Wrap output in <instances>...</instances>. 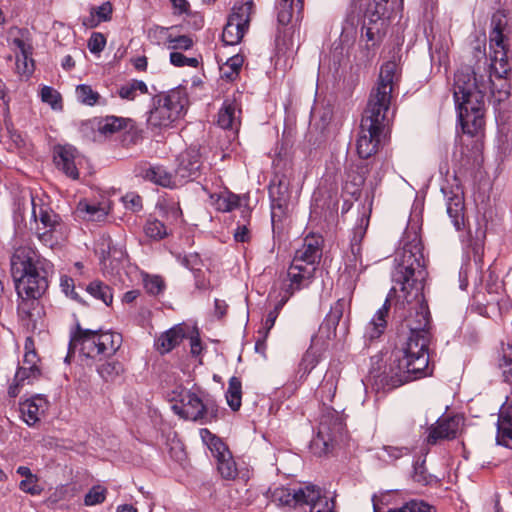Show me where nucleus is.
I'll return each instance as SVG.
<instances>
[{
	"label": "nucleus",
	"mask_w": 512,
	"mask_h": 512,
	"mask_svg": "<svg viewBox=\"0 0 512 512\" xmlns=\"http://www.w3.org/2000/svg\"><path fill=\"white\" fill-rule=\"evenodd\" d=\"M497 142L498 153L502 158L512 153V137L509 134H501Z\"/></svg>",
	"instance_id": "obj_59"
},
{
	"label": "nucleus",
	"mask_w": 512,
	"mask_h": 512,
	"mask_svg": "<svg viewBox=\"0 0 512 512\" xmlns=\"http://www.w3.org/2000/svg\"><path fill=\"white\" fill-rule=\"evenodd\" d=\"M54 162L56 167L72 179H78L77 164L79 155L71 145L57 146L54 149Z\"/></svg>",
	"instance_id": "obj_17"
},
{
	"label": "nucleus",
	"mask_w": 512,
	"mask_h": 512,
	"mask_svg": "<svg viewBox=\"0 0 512 512\" xmlns=\"http://www.w3.org/2000/svg\"><path fill=\"white\" fill-rule=\"evenodd\" d=\"M148 93V88L145 82L133 79L128 83L122 85L119 90V96L124 100H134L139 94Z\"/></svg>",
	"instance_id": "obj_38"
},
{
	"label": "nucleus",
	"mask_w": 512,
	"mask_h": 512,
	"mask_svg": "<svg viewBox=\"0 0 512 512\" xmlns=\"http://www.w3.org/2000/svg\"><path fill=\"white\" fill-rule=\"evenodd\" d=\"M369 224V219L362 215L359 219V222L353 228L352 237L350 240V251L352 258L349 259L350 266L354 268V270H359L360 272L364 271L367 265H363L362 256H361V242L366 234V230Z\"/></svg>",
	"instance_id": "obj_20"
},
{
	"label": "nucleus",
	"mask_w": 512,
	"mask_h": 512,
	"mask_svg": "<svg viewBox=\"0 0 512 512\" xmlns=\"http://www.w3.org/2000/svg\"><path fill=\"white\" fill-rule=\"evenodd\" d=\"M200 436L216 460L221 457L228 456V453H230L226 444L219 437L212 434L208 429H201Z\"/></svg>",
	"instance_id": "obj_35"
},
{
	"label": "nucleus",
	"mask_w": 512,
	"mask_h": 512,
	"mask_svg": "<svg viewBox=\"0 0 512 512\" xmlns=\"http://www.w3.org/2000/svg\"><path fill=\"white\" fill-rule=\"evenodd\" d=\"M323 238L319 235H308L304 238L300 248L295 251L292 262L311 266L314 270L322 257Z\"/></svg>",
	"instance_id": "obj_14"
},
{
	"label": "nucleus",
	"mask_w": 512,
	"mask_h": 512,
	"mask_svg": "<svg viewBox=\"0 0 512 512\" xmlns=\"http://www.w3.org/2000/svg\"><path fill=\"white\" fill-rule=\"evenodd\" d=\"M509 350L510 352L504 355L503 375L507 382L512 383V348Z\"/></svg>",
	"instance_id": "obj_64"
},
{
	"label": "nucleus",
	"mask_w": 512,
	"mask_h": 512,
	"mask_svg": "<svg viewBox=\"0 0 512 512\" xmlns=\"http://www.w3.org/2000/svg\"><path fill=\"white\" fill-rule=\"evenodd\" d=\"M144 286L148 293L158 295L164 289V281L159 276H150L144 279Z\"/></svg>",
	"instance_id": "obj_56"
},
{
	"label": "nucleus",
	"mask_w": 512,
	"mask_h": 512,
	"mask_svg": "<svg viewBox=\"0 0 512 512\" xmlns=\"http://www.w3.org/2000/svg\"><path fill=\"white\" fill-rule=\"evenodd\" d=\"M243 65V57L240 55H234L227 59V61L220 68L222 78L227 80H234Z\"/></svg>",
	"instance_id": "obj_44"
},
{
	"label": "nucleus",
	"mask_w": 512,
	"mask_h": 512,
	"mask_svg": "<svg viewBox=\"0 0 512 512\" xmlns=\"http://www.w3.org/2000/svg\"><path fill=\"white\" fill-rule=\"evenodd\" d=\"M184 108L179 92L153 98V107L149 111L147 123L153 128L169 127L177 120Z\"/></svg>",
	"instance_id": "obj_9"
},
{
	"label": "nucleus",
	"mask_w": 512,
	"mask_h": 512,
	"mask_svg": "<svg viewBox=\"0 0 512 512\" xmlns=\"http://www.w3.org/2000/svg\"><path fill=\"white\" fill-rule=\"evenodd\" d=\"M19 488L23 492L31 495H39L42 492V488L38 484V477L36 475L28 479H23L19 483Z\"/></svg>",
	"instance_id": "obj_57"
},
{
	"label": "nucleus",
	"mask_w": 512,
	"mask_h": 512,
	"mask_svg": "<svg viewBox=\"0 0 512 512\" xmlns=\"http://www.w3.org/2000/svg\"><path fill=\"white\" fill-rule=\"evenodd\" d=\"M506 27L505 14L501 11L495 12L491 18L489 35L490 58L491 68L501 77L506 75L510 69L507 60Z\"/></svg>",
	"instance_id": "obj_8"
},
{
	"label": "nucleus",
	"mask_w": 512,
	"mask_h": 512,
	"mask_svg": "<svg viewBox=\"0 0 512 512\" xmlns=\"http://www.w3.org/2000/svg\"><path fill=\"white\" fill-rule=\"evenodd\" d=\"M79 217L87 221H102L109 212V206L105 203H90L81 200L76 209Z\"/></svg>",
	"instance_id": "obj_31"
},
{
	"label": "nucleus",
	"mask_w": 512,
	"mask_h": 512,
	"mask_svg": "<svg viewBox=\"0 0 512 512\" xmlns=\"http://www.w3.org/2000/svg\"><path fill=\"white\" fill-rule=\"evenodd\" d=\"M349 308V301L345 298L338 299L330 308L323 323L320 326V333L325 334V339L330 340L336 334V328Z\"/></svg>",
	"instance_id": "obj_21"
},
{
	"label": "nucleus",
	"mask_w": 512,
	"mask_h": 512,
	"mask_svg": "<svg viewBox=\"0 0 512 512\" xmlns=\"http://www.w3.org/2000/svg\"><path fill=\"white\" fill-rule=\"evenodd\" d=\"M241 109L235 99H225L218 113V124L223 129H237L240 125Z\"/></svg>",
	"instance_id": "obj_24"
},
{
	"label": "nucleus",
	"mask_w": 512,
	"mask_h": 512,
	"mask_svg": "<svg viewBox=\"0 0 512 512\" xmlns=\"http://www.w3.org/2000/svg\"><path fill=\"white\" fill-rule=\"evenodd\" d=\"M112 14V5L105 2L98 7L91 8L90 16L83 19V25L86 27H96L101 22L110 20Z\"/></svg>",
	"instance_id": "obj_36"
},
{
	"label": "nucleus",
	"mask_w": 512,
	"mask_h": 512,
	"mask_svg": "<svg viewBox=\"0 0 512 512\" xmlns=\"http://www.w3.org/2000/svg\"><path fill=\"white\" fill-rule=\"evenodd\" d=\"M441 192L444 196L447 214L453 226L456 230H461L465 227V204L462 188L458 184L446 185L442 186Z\"/></svg>",
	"instance_id": "obj_13"
},
{
	"label": "nucleus",
	"mask_w": 512,
	"mask_h": 512,
	"mask_svg": "<svg viewBox=\"0 0 512 512\" xmlns=\"http://www.w3.org/2000/svg\"><path fill=\"white\" fill-rule=\"evenodd\" d=\"M252 8L251 0L234 6L222 32V41L226 45H236L242 40L249 27Z\"/></svg>",
	"instance_id": "obj_11"
},
{
	"label": "nucleus",
	"mask_w": 512,
	"mask_h": 512,
	"mask_svg": "<svg viewBox=\"0 0 512 512\" xmlns=\"http://www.w3.org/2000/svg\"><path fill=\"white\" fill-rule=\"evenodd\" d=\"M97 372L105 381H112L123 372V366L119 361H108L100 365Z\"/></svg>",
	"instance_id": "obj_48"
},
{
	"label": "nucleus",
	"mask_w": 512,
	"mask_h": 512,
	"mask_svg": "<svg viewBox=\"0 0 512 512\" xmlns=\"http://www.w3.org/2000/svg\"><path fill=\"white\" fill-rule=\"evenodd\" d=\"M497 442L511 447L512 442V409L501 410L497 422Z\"/></svg>",
	"instance_id": "obj_32"
},
{
	"label": "nucleus",
	"mask_w": 512,
	"mask_h": 512,
	"mask_svg": "<svg viewBox=\"0 0 512 512\" xmlns=\"http://www.w3.org/2000/svg\"><path fill=\"white\" fill-rule=\"evenodd\" d=\"M226 399L229 407L233 411H237L241 406L242 390L241 381L237 377L229 380L228 389L226 391Z\"/></svg>",
	"instance_id": "obj_40"
},
{
	"label": "nucleus",
	"mask_w": 512,
	"mask_h": 512,
	"mask_svg": "<svg viewBox=\"0 0 512 512\" xmlns=\"http://www.w3.org/2000/svg\"><path fill=\"white\" fill-rule=\"evenodd\" d=\"M75 92L78 101L88 106L97 104L101 98L98 92L94 91L91 86L86 84L78 85Z\"/></svg>",
	"instance_id": "obj_46"
},
{
	"label": "nucleus",
	"mask_w": 512,
	"mask_h": 512,
	"mask_svg": "<svg viewBox=\"0 0 512 512\" xmlns=\"http://www.w3.org/2000/svg\"><path fill=\"white\" fill-rule=\"evenodd\" d=\"M271 297H274L275 305L274 309L271 310L263 323V328L259 330V333L264 332V338L267 337L269 331L272 329V327L275 324V321L279 315L280 310L284 307V305L287 303V301L282 302V297L277 294L270 293Z\"/></svg>",
	"instance_id": "obj_43"
},
{
	"label": "nucleus",
	"mask_w": 512,
	"mask_h": 512,
	"mask_svg": "<svg viewBox=\"0 0 512 512\" xmlns=\"http://www.w3.org/2000/svg\"><path fill=\"white\" fill-rule=\"evenodd\" d=\"M32 203V218L41 222L44 231L41 232L40 228H36L38 238L44 244L52 243V231L58 224V216L46 205L36 203L34 197H31Z\"/></svg>",
	"instance_id": "obj_15"
},
{
	"label": "nucleus",
	"mask_w": 512,
	"mask_h": 512,
	"mask_svg": "<svg viewBox=\"0 0 512 512\" xmlns=\"http://www.w3.org/2000/svg\"><path fill=\"white\" fill-rule=\"evenodd\" d=\"M60 287L67 296H70L74 300H78V295L74 291V280L71 277L66 275L62 276L60 278Z\"/></svg>",
	"instance_id": "obj_61"
},
{
	"label": "nucleus",
	"mask_w": 512,
	"mask_h": 512,
	"mask_svg": "<svg viewBox=\"0 0 512 512\" xmlns=\"http://www.w3.org/2000/svg\"><path fill=\"white\" fill-rule=\"evenodd\" d=\"M304 504L310 506V512H333L335 506L334 500L322 495L321 489L314 485H308Z\"/></svg>",
	"instance_id": "obj_26"
},
{
	"label": "nucleus",
	"mask_w": 512,
	"mask_h": 512,
	"mask_svg": "<svg viewBox=\"0 0 512 512\" xmlns=\"http://www.w3.org/2000/svg\"><path fill=\"white\" fill-rule=\"evenodd\" d=\"M202 166L200 152L197 148H189L180 154L176 175L185 181L194 180L200 175Z\"/></svg>",
	"instance_id": "obj_16"
},
{
	"label": "nucleus",
	"mask_w": 512,
	"mask_h": 512,
	"mask_svg": "<svg viewBox=\"0 0 512 512\" xmlns=\"http://www.w3.org/2000/svg\"><path fill=\"white\" fill-rule=\"evenodd\" d=\"M271 200V221L273 232L280 229L279 223L286 214L290 199L289 182L285 177L275 180L269 186Z\"/></svg>",
	"instance_id": "obj_12"
},
{
	"label": "nucleus",
	"mask_w": 512,
	"mask_h": 512,
	"mask_svg": "<svg viewBox=\"0 0 512 512\" xmlns=\"http://www.w3.org/2000/svg\"><path fill=\"white\" fill-rule=\"evenodd\" d=\"M16 69L20 75L29 77L34 69L33 60L31 59L30 56L17 55Z\"/></svg>",
	"instance_id": "obj_55"
},
{
	"label": "nucleus",
	"mask_w": 512,
	"mask_h": 512,
	"mask_svg": "<svg viewBox=\"0 0 512 512\" xmlns=\"http://www.w3.org/2000/svg\"><path fill=\"white\" fill-rule=\"evenodd\" d=\"M40 375H31L26 366H20L16 371L14 381L9 386L8 394L10 397H16L20 393V388L25 384H32Z\"/></svg>",
	"instance_id": "obj_37"
},
{
	"label": "nucleus",
	"mask_w": 512,
	"mask_h": 512,
	"mask_svg": "<svg viewBox=\"0 0 512 512\" xmlns=\"http://www.w3.org/2000/svg\"><path fill=\"white\" fill-rule=\"evenodd\" d=\"M106 45V39L102 33L94 32L88 40V48L91 53L101 52Z\"/></svg>",
	"instance_id": "obj_60"
},
{
	"label": "nucleus",
	"mask_w": 512,
	"mask_h": 512,
	"mask_svg": "<svg viewBox=\"0 0 512 512\" xmlns=\"http://www.w3.org/2000/svg\"><path fill=\"white\" fill-rule=\"evenodd\" d=\"M106 488L96 485L93 486L89 492L85 495L84 503L86 506H94L97 504H101L105 501L106 498Z\"/></svg>",
	"instance_id": "obj_51"
},
{
	"label": "nucleus",
	"mask_w": 512,
	"mask_h": 512,
	"mask_svg": "<svg viewBox=\"0 0 512 512\" xmlns=\"http://www.w3.org/2000/svg\"><path fill=\"white\" fill-rule=\"evenodd\" d=\"M396 72L395 62L388 61L383 64L378 83L370 93L356 141V150L362 159H367L377 152L381 134L389 123L388 113Z\"/></svg>",
	"instance_id": "obj_2"
},
{
	"label": "nucleus",
	"mask_w": 512,
	"mask_h": 512,
	"mask_svg": "<svg viewBox=\"0 0 512 512\" xmlns=\"http://www.w3.org/2000/svg\"><path fill=\"white\" fill-rule=\"evenodd\" d=\"M210 204L220 212H230L240 205V197L228 190L209 194Z\"/></svg>",
	"instance_id": "obj_33"
},
{
	"label": "nucleus",
	"mask_w": 512,
	"mask_h": 512,
	"mask_svg": "<svg viewBox=\"0 0 512 512\" xmlns=\"http://www.w3.org/2000/svg\"><path fill=\"white\" fill-rule=\"evenodd\" d=\"M389 512H436V509L422 500H411L406 502L401 508L390 510Z\"/></svg>",
	"instance_id": "obj_50"
},
{
	"label": "nucleus",
	"mask_w": 512,
	"mask_h": 512,
	"mask_svg": "<svg viewBox=\"0 0 512 512\" xmlns=\"http://www.w3.org/2000/svg\"><path fill=\"white\" fill-rule=\"evenodd\" d=\"M87 292L96 299L101 300L106 305H110L113 300L111 288L101 281H93L87 286Z\"/></svg>",
	"instance_id": "obj_42"
},
{
	"label": "nucleus",
	"mask_w": 512,
	"mask_h": 512,
	"mask_svg": "<svg viewBox=\"0 0 512 512\" xmlns=\"http://www.w3.org/2000/svg\"><path fill=\"white\" fill-rule=\"evenodd\" d=\"M122 335L110 330L84 329L79 324L71 332L66 360L78 352L85 359L101 360L113 356L121 347Z\"/></svg>",
	"instance_id": "obj_6"
},
{
	"label": "nucleus",
	"mask_w": 512,
	"mask_h": 512,
	"mask_svg": "<svg viewBox=\"0 0 512 512\" xmlns=\"http://www.w3.org/2000/svg\"><path fill=\"white\" fill-rule=\"evenodd\" d=\"M217 469L221 476L227 480L235 479L238 474L236 463L231 453H228V456L217 459Z\"/></svg>",
	"instance_id": "obj_45"
},
{
	"label": "nucleus",
	"mask_w": 512,
	"mask_h": 512,
	"mask_svg": "<svg viewBox=\"0 0 512 512\" xmlns=\"http://www.w3.org/2000/svg\"><path fill=\"white\" fill-rule=\"evenodd\" d=\"M316 270L311 266H304L291 262L285 275H281L279 282L275 283L272 294L282 297L283 301H288L294 293L304 289L312 282Z\"/></svg>",
	"instance_id": "obj_10"
},
{
	"label": "nucleus",
	"mask_w": 512,
	"mask_h": 512,
	"mask_svg": "<svg viewBox=\"0 0 512 512\" xmlns=\"http://www.w3.org/2000/svg\"><path fill=\"white\" fill-rule=\"evenodd\" d=\"M491 79L478 75L471 66H462L454 76L453 96L464 133L474 135L484 125L485 96Z\"/></svg>",
	"instance_id": "obj_4"
},
{
	"label": "nucleus",
	"mask_w": 512,
	"mask_h": 512,
	"mask_svg": "<svg viewBox=\"0 0 512 512\" xmlns=\"http://www.w3.org/2000/svg\"><path fill=\"white\" fill-rule=\"evenodd\" d=\"M337 390V376L333 372L325 374L320 384L318 394L323 403L331 402Z\"/></svg>",
	"instance_id": "obj_39"
},
{
	"label": "nucleus",
	"mask_w": 512,
	"mask_h": 512,
	"mask_svg": "<svg viewBox=\"0 0 512 512\" xmlns=\"http://www.w3.org/2000/svg\"><path fill=\"white\" fill-rule=\"evenodd\" d=\"M393 288L390 292L394 291ZM391 294V293H389ZM390 310V295L386 298L383 305L376 311L372 319L366 325L364 337L370 341L379 338L385 331L387 326V318Z\"/></svg>",
	"instance_id": "obj_22"
},
{
	"label": "nucleus",
	"mask_w": 512,
	"mask_h": 512,
	"mask_svg": "<svg viewBox=\"0 0 512 512\" xmlns=\"http://www.w3.org/2000/svg\"><path fill=\"white\" fill-rule=\"evenodd\" d=\"M322 336H314L311 345L300 362V370L303 374H309L319 362L320 353L326 348V340L321 341Z\"/></svg>",
	"instance_id": "obj_29"
},
{
	"label": "nucleus",
	"mask_w": 512,
	"mask_h": 512,
	"mask_svg": "<svg viewBox=\"0 0 512 512\" xmlns=\"http://www.w3.org/2000/svg\"><path fill=\"white\" fill-rule=\"evenodd\" d=\"M158 209L161 216L165 218L168 223L178 221L182 216V211L179 203L174 200H162L158 203Z\"/></svg>",
	"instance_id": "obj_41"
},
{
	"label": "nucleus",
	"mask_w": 512,
	"mask_h": 512,
	"mask_svg": "<svg viewBox=\"0 0 512 512\" xmlns=\"http://www.w3.org/2000/svg\"><path fill=\"white\" fill-rule=\"evenodd\" d=\"M41 100L51 106L54 110L62 108L61 95L50 86H43L41 89Z\"/></svg>",
	"instance_id": "obj_49"
},
{
	"label": "nucleus",
	"mask_w": 512,
	"mask_h": 512,
	"mask_svg": "<svg viewBox=\"0 0 512 512\" xmlns=\"http://www.w3.org/2000/svg\"><path fill=\"white\" fill-rule=\"evenodd\" d=\"M401 243L395 254L392 280L400 285L402 293L411 295L416 288L422 289V282L427 276L423 246L415 231H406Z\"/></svg>",
	"instance_id": "obj_5"
},
{
	"label": "nucleus",
	"mask_w": 512,
	"mask_h": 512,
	"mask_svg": "<svg viewBox=\"0 0 512 512\" xmlns=\"http://www.w3.org/2000/svg\"><path fill=\"white\" fill-rule=\"evenodd\" d=\"M459 429V420L455 418L439 419L436 425L429 428L428 444H436L439 440L453 439Z\"/></svg>",
	"instance_id": "obj_23"
},
{
	"label": "nucleus",
	"mask_w": 512,
	"mask_h": 512,
	"mask_svg": "<svg viewBox=\"0 0 512 512\" xmlns=\"http://www.w3.org/2000/svg\"><path fill=\"white\" fill-rule=\"evenodd\" d=\"M122 201L126 209L131 210L132 212H138L142 209V199L141 197L134 193H127L122 197Z\"/></svg>",
	"instance_id": "obj_58"
},
{
	"label": "nucleus",
	"mask_w": 512,
	"mask_h": 512,
	"mask_svg": "<svg viewBox=\"0 0 512 512\" xmlns=\"http://www.w3.org/2000/svg\"><path fill=\"white\" fill-rule=\"evenodd\" d=\"M408 453L405 447L384 446L378 457L384 461L396 460Z\"/></svg>",
	"instance_id": "obj_54"
},
{
	"label": "nucleus",
	"mask_w": 512,
	"mask_h": 512,
	"mask_svg": "<svg viewBox=\"0 0 512 512\" xmlns=\"http://www.w3.org/2000/svg\"><path fill=\"white\" fill-rule=\"evenodd\" d=\"M52 270L53 264L31 246L19 245L14 248L10 257V274L15 291L22 299L20 311L24 312L26 307L34 304V300L44 295Z\"/></svg>",
	"instance_id": "obj_3"
},
{
	"label": "nucleus",
	"mask_w": 512,
	"mask_h": 512,
	"mask_svg": "<svg viewBox=\"0 0 512 512\" xmlns=\"http://www.w3.org/2000/svg\"><path fill=\"white\" fill-rule=\"evenodd\" d=\"M234 239L237 242H247L250 239V231L245 223L239 224L234 232Z\"/></svg>",
	"instance_id": "obj_63"
},
{
	"label": "nucleus",
	"mask_w": 512,
	"mask_h": 512,
	"mask_svg": "<svg viewBox=\"0 0 512 512\" xmlns=\"http://www.w3.org/2000/svg\"><path fill=\"white\" fill-rule=\"evenodd\" d=\"M48 407L49 402L46 397L41 394H37L20 402L19 411L23 421L28 426H33L44 415Z\"/></svg>",
	"instance_id": "obj_18"
},
{
	"label": "nucleus",
	"mask_w": 512,
	"mask_h": 512,
	"mask_svg": "<svg viewBox=\"0 0 512 512\" xmlns=\"http://www.w3.org/2000/svg\"><path fill=\"white\" fill-rule=\"evenodd\" d=\"M138 174L145 180L166 188L175 186L173 176L164 167L145 164L139 168Z\"/></svg>",
	"instance_id": "obj_25"
},
{
	"label": "nucleus",
	"mask_w": 512,
	"mask_h": 512,
	"mask_svg": "<svg viewBox=\"0 0 512 512\" xmlns=\"http://www.w3.org/2000/svg\"><path fill=\"white\" fill-rule=\"evenodd\" d=\"M167 41L169 43L168 48L171 50H188L193 46L192 38L187 35L177 37L169 35Z\"/></svg>",
	"instance_id": "obj_52"
},
{
	"label": "nucleus",
	"mask_w": 512,
	"mask_h": 512,
	"mask_svg": "<svg viewBox=\"0 0 512 512\" xmlns=\"http://www.w3.org/2000/svg\"><path fill=\"white\" fill-rule=\"evenodd\" d=\"M144 232L146 236L154 240L163 239L168 235L167 227L158 219H148L144 226Z\"/></svg>",
	"instance_id": "obj_47"
},
{
	"label": "nucleus",
	"mask_w": 512,
	"mask_h": 512,
	"mask_svg": "<svg viewBox=\"0 0 512 512\" xmlns=\"http://www.w3.org/2000/svg\"><path fill=\"white\" fill-rule=\"evenodd\" d=\"M171 409L180 418L201 423L208 422L216 415L213 402H204L196 393L185 388H179L173 392Z\"/></svg>",
	"instance_id": "obj_7"
},
{
	"label": "nucleus",
	"mask_w": 512,
	"mask_h": 512,
	"mask_svg": "<svg viewBox=\"0 0 512 512\" xmlns=\"http://www.w3.org/2000/svg\"><path fill=\"white\" fill-rule=\"evenodd\" d=\"M381 41V35L379 28L376 26H367L364 25L362 27L361 38H360V46H361V54L363 59H370L374 55L375 48L379 45Z\"/></svg>",
	"instance_id": "obj_28"
},
{
	"label": "nucleus",
	"mask_w": 512,
	"mask_h": 512,
	"mask_svg": "<svg viewBox=\"0 0 512 512\" xmlns=\"http://www.w3.org/2000/svg\"><path fill=\"white\" fill-rule=\"evenodd\" d=\"M343 428L342 422L334 415L323 416L320 420L317 436L313 439V445H323V451L327 452L336 434Z\"/></svg>",
	"instance_id": "obj_19"
},
{
	"label": "nucleus",
	"mask_w": 512,
	"mask_h": 512,
	"mask_svg": "<svg viewBox=\"0 0 512 512\" xmlns=\"http://www.w3.org/2000/svg\"><path fill=\"white\" fill-rule=\"evenodd\" d=\"M185 337L184 327L175 325L166 332L162 333L156 340V348L161 353H168L181 343Z\"/></svg>",
	"instance_id": "obj_30"
},
{
	"label": "nucleus",
	"mask_w": 512,
	"mask_h": 512,
	"mask_svg": "<svg viewBox=\"0 0 512 512\" xmlns=\"http://www.w3.org/2000/svg\"><path fill=\"white\" fill-rule=\"evenodd\" d=\"M170 63L175 67L189 66L196 68L199 65V61L197 58H189L184 56L182 53L176 51L170 53Z\"/></svg>",
	"instance_id": "obj_53"
},
{
	"label": "nucleus",
	"mask_w": 512,
	"mask_h": 512,
	"mask_svg": "<svg viewBox=\"0 0 512 512\" xmlns=\"http://www.w3.org/2000/svg\"><path fill=\"white\" fill-rule=\"evenodd\" d=\"M403 298L408 304L415 303V317L407 319L411 333L405 347L392 353L383 372L372 377L377 390L390 391L428 374L430 313L419 288L411 295L403 293Z\"/></svg>",
	"instance_id": "obj_1"
},
{
	"label": "nucleus",
	"mask_w": 512,
	"mask_h": 512,
	"mask_svg": "<svg viewBox=\"0 0 512 512\" xmlns=\"http://www.w3.org/2000/svg\"><path fill=\"white\" fill-rule=\"evenodd\" d=\"M133 121L128 118L107 116L98 122L97 130L101 135L110 136L124 128H132Z\"/></svg>",
	"instance_id": "obj_34"
},
{
	"label": "nucleus",
	"mask_w": 512,
	"mask_h": 512,
	"mask_svg": "<svg viewBox=\"0 0 512 512\" xmlns=\"http://www.w3.org/2000/svg\"><path fill=\"white\" fill-rule=\"evenodd\" d=\"M308 485L298 489H290L286 487H278L272 493L273 501L280 505L295 506L304 504Z\"/></svg>",
	"instance_id": "obj_27"
},
{
	"label": "nucleus",
	"mask_w": 512,
	"mask_h": 512,
	"mask_svg": "<svg viewBox=\"0 0 512 512\" xmlns=\"http://www.w3.org/2000/svg\"><path fill=\"white\" fill-rule=\"evenodd\" d=\"M12 45L19 51V56H31V45L27 43L23 38H13Z\"/></svg>",
	"instance_id": "obj_62"
}]
</instances>
